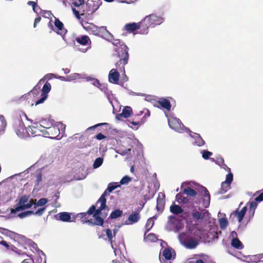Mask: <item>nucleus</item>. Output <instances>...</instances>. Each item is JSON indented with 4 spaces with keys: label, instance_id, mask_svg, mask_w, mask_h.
I'll use <instances>...</instances> for the list:
<instances>
[{
    "label": "nucleus",
    "instance_id": "4468645a",
    "mask_svg": "<svg viewBox=\"0 0 263 263\" xmlns=\"http://www.w3.org/2000/svg\"><path fill=\"white\" fill-rule=\"evenodd\" d=\"M115 51L117 52V56L120 59H122L123 57L122 55L127 54V61H128L129 54H128V48L126 45H122V47L119 48H114Z\"/></svg>",
    "mask_w": 263,
    "mask_h": 263
},
{
    "label": "nucleus",
    "instance_id": "e433bc0d",
    "mask_svg": "<svg viewBox=\"0 0 263 263\" xmlns=\"http://www.w3.org/2000/svg\"><path fill=\"white\" fill-rule=\"evenodd\" d=\"M218 221L220 228L223 230H225L228 225L227 219L226 218H221L218 219Z\"/></svg>",
    "mask_w": 263,
    "mask_h": 263
},
{
    "label": "nucleus",
    "instance_id": "a19ab883",
    "mask_svg": "<svg viewBox=\"0 0 263 263\" xmlns=\"http://www.w3.org/2000/svg\"><path fill=\"white\" fill-rule=\"evenodd\" d=\"M154 224V220H153V218H149L146 223L145 225V228H146V233L148 232L151 228L153 227V226Z\"/></svg>",
    "mask_w": 263,
    "mask_h": 263
},
{
    "label": "nucleus",
    "instance_id": "5701e85b",
    "mask_svg": "<svg viewBox=\"0 0 263 263\" xmlns=\"http://www.w3.org/2000/svg\"><path fill=\"white\" fill-rule=\"evenodd\" d=\"M203 191L204 192L203 198L202 200V205L204 208H208L210 203V195L208 190L203 186H202Z\"/></svg>",
    "mask_w": 263,
    "mask_h": 263
},
{
    "label": "nucleus",
    "instance_id": "6ab92c4d",
    "mask_svg": "<svg viewBox=\"0 0 263 263\" xmlns=\"http://www.w3.org/2000/svg\"><path fill=\"white\" fill-rule=\"evenodd\" d=\"M192 215L194 218L197 219L202 220L209 217V213L208 210L204 209L201 211H195L193 212Z\"/></svg>",
    "mask_w": 263,
    "mask_h": 263
},
{
    "label": "nucleus",
    "instance_id": "bf43d9fd",
    "mask_svg": "<svg viewBox=\"0 0 263 263\" xmlns=\"http://www.w3.org/2000/svg\"><path fill=\"white\" fill-rule=\"evenodd\" d=\"M229 238L231 239V240L237 239L238 237L237 233L234 231H232L229 236Z\"/></svg>",
    "mask_w": 263,
    "mask_h": 263
},
{
    "label": "nucleus",
    "instance_id": "f257e3e1",
    "mask_svg": "<svg viewBox=\"0 0 263 263\" xmlns=\"http://www.w3.org/2000/svg\"><path fill=\"white\" fill-rule=\"evenodd\" d=\"M34 204V200L32 199L29 200V196L24 195L19 198L18 202L13 209L11 210V213L16 212L30 208Z\"/></svg>",
    "mask_w": 263,
    "mask_h": 263
},
{
    "label": "nucleus",
    "instance_id": "774afa93",
    "mask_svg": "<svg viewBox=\"0 0 263 263\" xmlns=\"http://www.w3.org/2000/svg\"><path fill=\"white\" fill-rule=\"evenodd\" d=\"M216 163L221 166V165L224 163L223 159L222 158H218Z\"/></svg>",
    "mask_w": 263,
    "mask_h": 263
},
{
    "label": "nucleus",
    "instance_id": "9d476101",
    "mask_svg": "<svg viewBox=\"0 0 263 263\" xmlns=\"http://www.w3.org/2000/svg\"><path fill=\"white\" fill-rule=\"evenodd\" d=\"M190 133V136L192 138V142L194 145L201 147L204 145L205 141L199 134L193 133L191 131Z\"/></svg>",
    "mask_w": 263,
    "mask_h": 263
},
{
    "label": "nucleus",
    "instance_id": "cd10ccee",
    "mask_svg": "<svg viewBox=\"0 0 263 263\" xmlns=\"http://www.w3.org/2000/svg\"><path fill=\"white\" fill-rule=\"evenodd\" d=\"M106 234L108 237L109 241L110 242L111 247L112 249H114V253L116 255H117L118 254H120V251L118 250L117 248H115L114 246V245L112 243V238L114 237L112 232L111 230L107 229L106 230Z\"/></svg>",
    "mask_w": 263,
    "mask_h": 263
},
{
    "label": "nucleus",
    "instance_id": "423d86ee",
    "mask_svg": "<svg viewBox=\"0 0 263 263\" xmlns=\"http://www.w3.org/2000/svg\"><path fill=\"white\" fill-rule=\"evenodd\" d=\"M60 126L61 128L64 126L62 123H59L56 126H50L47 129L43 131V136L53 139L59 136L60 134Z\"/></svg>",
    "mask_w": 263,
    "mask_h": 263
},
{
    "label": "nucleus",
    "instance_id": "c9c22d12",
    "mask_svg": "<svg viewBox=\"0 0 263 263\" xmlns=\"http://www.w3.org/2000/svg\"><path fill=\"white\" fill-rule=\"evenodd\" d=\"M233 214L235 216H236L238 218V222L239 223V226L238 228V230H239L240 228V223L241 222V221L245 216V215L243 214L242 213H241L240 212H239L238 210L235 211L233 213Z\"/></svg>",
    "mask_w": 263,
    "mask_h": 263
},
{
    "label": "nucleus",
    "instance_id": "0eeeda50",
    "mask_svg": "<svg viewBox=\"0 0 263 263\" xmlns=\"http://www.w3.org/2000/svg\"><path fill=\"white\" fill-rule=\"evenodd\" d=\"M14 128L16 135L20 138H24L28 133V128L25 127L21 118L15 120Z\"/></svg>",
    "mask_w": 263,
    "mask_h": 263
},
{
    "label": "nucleus",
    "instance_id": "ea45409f",
    "mask_svg": "<svg viewBox=\"0 0 263 263\" xmlns=\"http://www.w3.org/2000/svg\"><path fill=\"white\" fill-rule=\"evenodd\" d=\"M250 205V212L251 213L252 216H253L254 215V214L255 213V210L257 206V203L256 201H251L248 203Z\"/></svg>",
    "mask_w": 263,
    "mask_h": 263
},
{
    "label": "nucleus",
    "instance_id": "37998d69",
    "mask_svg": "<svg viewBox=\"0 0 263 263\" xmlns=\"http://www.w3.org/2000/svg\"><path fill=\"white\" fill-rule=\"evenodd\" d=\"M85 79L87 81H91V84L93 85H94L95 86H97L98 87L99 85H100V83L99 81L97 79L91 78L90 77H87Z\"/></svg>",
    "mask_w": 263,
    "mask_h": 263
},
{
    "label": "nucleus",
    "instance_id": "6e6552de",
    "mask_svg": "<svg viewBox=\"0 0 263 263\" xmlns=\"http://www.w3.org/2000/svg\"><path fill=\"white\" fill-rule=\"evenodd\" d=\"M51 88L50 84L49 82H46L42 89V97L40 99L36 101L35 104V105L43 103L46 100L48 97V93L50 91Z\"/></svg>",
    "mask_w": 263,
    "mask_h": 263
},
{
    "label": "nucleus",
    "instance_id": "a211bd4d",
    "mask_svg": "<svg viewBox=\"0 0 263 263\" xmlns=\"http://www.w3.org/2000/svg\"><path fill=\"white\" fill-rule=\"evenodd\" d=\"M76 41L78 43H79V44H80L81 45H86L87 44H88L89 45H90V43H91L89 37L87 35H82L81 37H78L76 38ZM89 47H90V46H89V47L88 48L83 49V50H81V51L83 52H85L87 50V49Z\"/></svg>",
    "mask_w": 263,
    "mask_h": 263
},
{
    "label": "nucleus",
    "instance_id": "58836bf2",
    "mask_svg": "<svg viewBox=\"0 0 263 263\" xmlns=\"http://www.w3.org/2000/svg\"><path fill=\"white\" fill-rule=\"evenodd\" d=\"M230 184H228V183L223 182L221 183V186L220 191H219V193L223 194L226 193L230 189Z\"/></svg>",
    "mask_w": 263,
    "mask_h": 263
},
{
    "label": "nucleus",
    "instance_id": "8fccbe9b",
    "mask_svg": "<svg viewBox=\"0 0 263 263\" xmlns=\"http://www.w3.org/2000/svg\"><path fill=\"white\" fill-rule=\"evenodd\" d=\"M202 157L204 159L207 160L213 155L212 153L207 150H203L201 152Z\"/></svg>",
    "mask_w": 263,
    "mask_h": 263
},
{
    "label": "nucleus",
    "instance_id": "7ed1b4c3",
    "mask_svg": "<svg viewBox=\"0 0 263 263\" xmlns=\"http://www.w3.org/2000/svg\"><path fill=\"white\" fill-rule=\"evenodd\" d=\"M169 126L177 132L181 133L183 131L186 133H191V130L185 127L177 118H171L168 119Z\"/></svg>",
    "mask_w": 263,
    "mask_h": 263
},
{
    "label": "nucleus",
    "instance_id": "13d9d810",
    "mask_svg": "<svg viewBox=\"0 0 263 263\" xmlns=\"http://www.w3.org/2000/svg\"><path fill=\"white\" fill-rule=\"evenodd\" d=\"M107 123H98V124H97L93 126H90L89 127H88L87 128V130H93L95 128H96L97 127H99V126H102V125H106Z\"/></svg>",
    "mask_w": 263,
    "mask_h": 263
},
{
    "label": "nucleus",
    "instance_id": "5fc2aeb1",
    "mask_svg": "<svg viewBox=\"0 0 263 263\" xmlns=\"http://www.w3.org/2000/svg\"><path fill=\"white\" fill-rule=\"evenodd\" d=\"M233 179V174L230 172L226 176V179L224 182L228 183V184H230L232 182Z\"/></svg>",
    "mask_w": 263,
    "mask_h": 263
},
{
    "label": "nucleus",
    "instance_id": "bb28decb",
    "mask_svg": "<svg viewBox=\"0 0 263 263\" xmlns=\"http://www.w3.org/2000/svg\"><path fill=\"white\" fill-rule=\"evenodd\" d=\"M140 24H138L136 23H128L125 25V29L129 32H133L134 31L139 29L141 27Z\"/></svg>",
    "mask_w": 263,
    "mask_h": 263
},
{
    "label": "nucleus",
    "instance_id": "3c124183",
    "mask_svg": "<svg viewBox=\"0 0 263 263\" xmlns=\"http://www.w3.org/2000/svg\"><path fill=\"white\" fill-rule=\"evenodd\" d=\"M112 44L115 47V48H119L122 47V45H125L123 42L118 39H114L112 41Z\"/></svg>",
    "mask_w": 263,
    "mask_h": 263
},
{
    "label": "nucleus",
    "instance_id": "0e129e2a",
    "mask_svg": "<svg viewBox=\"0 0 263 263\" xmlns=\"http://www.w3.org/2000/svg\"><path fill=\"white\" fill-rule=\"evenodd\" d=\"M56 79H59L62 81L68 82V76L65 77L63 76H57Z\"/></svg>",
    "mask_w": 263,
    "mask_h": 263
},
{
    "label": "nucleus",
    "instance_id": "aec40b11",
    "mask_svg": "<svg viewBox=\"0 0 263 263\" xmlns=\"http://www.w3.org/2000/svg\"><path fill=\"white\" fill-rule=\"evenodd\" d=\"M83 28L87 31L92 34L98 35L99 34L98 28L92 24L86 23L83 25Z\"/></svg>",
    "mask_w": 263,
    "mask_h": 263
},
{
    "label": "nucleus",
    "instance_id": "a878e982",
    "mask_svg": "<svg viewBox=\"0 0 263 263\" xmlns=\"http://www.w3.org/2000/svg\"><path fill=\"white\" fill-rule=\"evenodd\" d=\"M132 113V109L129 106H126L124 107L121 114H118L116 116V118L119 119V117H122L125 118H127L131 116Z\"/></svg>",
    "mask_w": 263,
    "mask_h": 263
},
{
    "label": "nucleus",
    "instance_id": "f3484780",
    "mask_svg": "<svg viewBox=\"0 0 263 263\" xmlns=\"http://www.w3.org/2000/svg\"><path fill=\"white\" fill-rule=\"evenodd\" d=\"M54 25L60 32L57 33L61 35L64 39V36L67 32V30L64 28V25L58 18H55Z\"/></svg>",
    "mask_w": 263,
    "mask_h": 263
},
{
    "label": "nucleus",
    "instance_id": "79ce46f5",
    "mask_svg": "<svg viewBox=\"0 0 263 263\" xmlns=\"http://www.w3.org/2000/svg\"><path fill=\"white\" fill-rule=\"evenodd\" d=\"M163 256L167 260H170L172 257V251L169 249H165L163 251Z\"/></svg>",
    "mask_w": 263,
    "mask_h": 263
},
{
    "label": "nucleus",
    "instance_id": "393cba45",
    "mask_svg": "<svg viewBox=\"0 0 263 263\" xmlns=\"http://www.w3.org/2000/svg\"><path fill=\"white\" fill-rule=\"evenodd\" d=\"M164 195L162 194H159L158 196L157 199V205L156 209L158 212H162L163 210L164 205Z\"/></svg>",
    "mask_w": 263,
    "mask_h": 263
},
{
    "label": "nucleus",
    "instance_id": "de8ad7c7",
    "mask_svg": "<svg viewBox=\"0 0 263 263\" xmlns=\"http://www.w3.org/2000/svg\"><path fill=\"white\" fill-rule=\"evenodd\" d=\"M98 87L102 91L104 92L106 95V96L107 97V98H109V92H108V89H107L106 85L101 84L100 83V85H99Z\"/></svg>",
    "mask_w": 263,
    "mask_h": 263
},
{
    "label": "nucleus",
    "instance_id": "6e6d98bb",
    "mask_svg": "<svg viewBox=\"0 0 263 263\" xmlns=\"http://www.w3.org/2000/svg\"><path fill=\"white\" fill-rule=\"evenodd\" d=\"M45 210H46L45 207L40 208V209H38L35 212H34V213L33 214H34V215H36L37 216H42L43 215V213L44 212V211H45Z\"/></svg>",
    "mask_w": 263,
    "mask_h": 263
},
{
    "label": "nucleus",
    "instance_id": "4be33fe9",
    "mask_svg": "<svg viewBox=\"0 0 263 263\" xmlns=\"http://www.w3.org/2000/svg\"><path fill=\"white\" fill-rule=\"evenodd\" d=\"M122 57H123V59H120V60L116 62L115 65L119 71L125 72V65L128 63L127 61V54H125L122 55Z\"/></svg>",
    "mask_w": 263,
    "mask_h": 263
},
{
    "label": "nucleus",
    "instance_id": "ddd939ff",
    "mask_svg": "<svg viewBox=\"0 0 263 263\" xmlns=\"http://www.w3.org/2000/svg\"><path fill=\"white\" fill-rule=\"evenodd\" d=\"M0 232L5 235L9 236L11 238L21 239L23 241L26 239L24 236L16 234L6 229L1 228V229H0Z\"/></svg>",
    "mask_w": 263,
    "mask_h": 263
},
{
    "label": "nucleus",
    "instance_id": "1a4fd4ad",
    "mask_svg": "<svg viewBox=\"0 0 263 263\" xmlns=\"http://www.w3.org/2000/svg\"><path fill=\"white\" fill-rule=\"evenodd\" d=\"M191 182H183L181 186L183 193L190 197H194L197 195V192L192 187Z\"/></svg>",
    "mask_w": 263,
    "mask_h": 263
},
{
    "label": "nucleus",
    "instance_id": "2eb2a0df",
    "mask_svg": "<svg viewBox=\"0 0 263 263\" xmlns=\"http://www.w3.org/2000/svg\"><path fill=\"white\" fill-rule=\"evenodd\" d=\"M120 74L116 69H112L108 74V81L113 84H117L119 80Z\"/></svg>",
    "mask_w": 263,
    "mask_h": 263
},
{
    "label": "nucleus",
    "instance_id": "4c0bfd02",
    "mask_svg": "<svg viewBox=\"0 0 263 263\" xmlns=\"http://www.w3.org/2000/svg\"><path fill=\"white\" fill-rule=\"evenodd\" d=\"M103 162V158L102 157H98L96 159L93 163V168L96 169L102 165Z\"/></svg>",
    "mask_w": 263,
    "mask_h": 263
},
{
    "label": "nucleus",
    "instance_id": "603ef678",
    "mask_svg": "<svg viewBox=\"0 0 263 263\" xmlns=\"http://www.w3.org/2000/svg\"><path fill=\"white\" fill-rule=\"evenodd\" d=\"M27 4L29 6H31L34 12H35L36 13H37V10H36V8H39L40 9V7L36 2L33 1H29L28 2Z\"/></svg>",
    "mask_w": 263,
    "mask_h": 263
},
{
    "label": "nucleus",
    "instance_id": "e2e57ef3",
    "mask_svg": "<svg viewBox=\"0 0 263 263\" xmlns=\"http://www.w3.org/2000/svg\"><path fill=\"white\" fill-rule=\"evenodd\" d=\"M96 139L98 140H101L106 138V136L103 135L102 133H99L96 136Z\"/></svg>",
    "mask_w": 263,
    "mask_h": 263
},
{
    "label": "nucleus",
    "instance_id": "c03bdc74",
    "mask_svg": "<svg viewBox=\"0 0 263 263\" xmlns=\"http://www.w3.org/2000/svg\"><path fill=\"white\" fill-rule=\"evenodd\" d=\"M48 200L46 198H41L40 199H39V200L37 201V202L36 203H35L34 202V208H36V206H43L46 203H47Z\"/></svg>",
    "mask_w": 263,
    "mask_h": 263
},
{
    "label": "nucleus",
    "instance_id": "680f3d73",
    "mask_svg": "<svg viewBox=\"0 0 263 263\" xmlns=\"http://www.w3.org/2000/svg\"><path fill=\"white\" fill-rule=\"evenodd\" d=\"M57 75L53 73H48L47 74L46 76H45V78L46 79H48L49 80L51 79L52 78H55L56 79Z\"/></svg>",
    "mask_w": 263,
    "mask_h": 263
},
{
    "label": "nucleus",
    "instance_id": "f8f14e48",
    "mask_svg": "<svg viewBox=\"0 0 263 263\" xmlns=\"http://www.w3.org/2000/svg\"><path fill=\"white\" fill-rule=\"evenodd\" d=\"M35 125L29 126L28 127V133H31L32 135H34L35 136H39L41 134L43 135V131L45 129H42L40 127V126L37 122L33 123Z\"/></svg>",
    "mask_w": 263,
    "mask_h": 263
},
{
    "label": "nucleus",
    "instance_id": "dca6fc26",
    "mask_svg": "<svg viewBox=\"0 0 263 263\" xmlns=\"http://www.w3.org/2000/svg\"><path fill=\"white\" fill-rule=\"evenodd\" d=\"M106 198L100 197L98 201V203H100V206L97 210H95V213L93 214V217L100 216L102 214V211L106 208Z\"/></svg>",
    "mask_w": 263,
    "mask_h": 263
},
{
    "label": "nucleus",
    "instance_id": "a18cd8bd",
    "mask_svg": "<svg viewBox=\"0 0 263 263\" xmlns=\"http://www.w3.org/2000/svg\"><path fill=\"white\" fill-rule=\"evenodd\" d=\"M81 78V75L78 73H74L68 76V82Z\"/></svg>",
    "mask_w": 263,
    "mask_h": 263
},
{
    "label": "nucleus",
    "instance_id": "864d4df0",
    "mask_svg": "<svg viewBox=\"0 0 263 263\" xmlns=\"http://www.w3.org/2000/svg\"><path fill=\"white\" fill-rule=\"evenodd\" d=\"M131 180V178L128 176H124L120 181V183L122 185L127 184Z\"/></svg>",
    "mask_w": 263,
    "mask_h": 263
},
{
    "label": "nucleus",
    "instance_id": "338daca9",
    "mask_svg": "<svg viewBox=\"0 0 263 263\" xmlns=\"http://www.w3.org/2000/svg\"><path fill=\"white\" fill-rule=\"evenodd\" d=\"M21 263H34V261L32 258H28L23 260Z\"/></svg>",
    "mask_w": 263,
    "mask_h": 263
},
{
    "label": "nucleus",
    "instance_id": "412c9836",
    "mask_svg": "<svg viewBox=\"0 0 263 263\" xmlns=\"http://www.w3.org/2000/svg\"><path fill=\"white\" fill-rule=\"evenodd\" d=\"M93 217L95 218L93 220L92 219L86 220L83 221V223H87L91 226H103L104 223V219L102 217L100 216Z\"/></svg>",
    "mask_w": 263,
    "mask_h": 263
},
{
    "label": "nucleus",
    "instance_id": "c85d7f7f",
    "mask_svg": "<svg viewBox=\"0 0 263 263\" xmlns=\"http://www.w3.org/2000/svg\"><path fill=\"white\" fill-rule=\"evenodd\" d=\"M158 103L161 105V106L167 109V110H170L171 108V104L170 102L165 98H161L158 101Z\"/></svg>",
    "mask_w": 263,
    "mask_h": 263
},
{
    "label": "nucleus",
    "instance_id": "4d7b16f0",
    "mask_svg": "<svg viewBox=\"0 0 263 263\" xmlns=\"http://www.w3.org/2000/svg\"><path fill=\"white\" fill-rule=\"evenodd\" d=\"M176 198L178 200H181V202H182L183 203H187L188 202L187 198H186L185 197H182L181 195L180 194H178L176 195Z\"/></svg>",
    "mask_w": 263,
    "mask_h": 263
},
{
    "label": "nucleus",
    "instance_id": "7c9ffc66",
    "mask_svg": "<svg viewBox=\"0 0 263 263\" xmlns=\"http://www.w3.org/2000/svg\"><path fill=\"white\" fill-rule=\"evenodd\" d=\"M39 122V124L42 129H47L48 127L52 125V121L49 119H43L40 120Z\"/></svg>",
    "mask_w": 263,
    "mask_h": 263
},
{
    "label": "nucleus",
    "instance_id": "b1692460",
    "mask_svg": "<svg viewBox=\"0 0 263 263\" xmlns=\"http://www.w3.org/2000/svg\"><path fill=\"white\" fill-rule=\"evenodd\" d=\"M120 185L118 184V183L116 182H111L108 184L107 186V188L103 193V194L100 197H103V198H105V197L107 196L109 193L111 192L113 190H115L118 187H119Z\"/></svg>",
    "mask_w": 263,
    "mask_h": 263
},
{
    "label": "nucleus",
    "instance_id": "473e14b6",
    "mask_svg": "<svg viewBox=\"0 0 263 263\" xmlns=\"http://www.w3.org/2000/svg\"><path fill=\"white\" fill-rule=\"evenodd\" d=\"M231 246L237 249L241 250L243 248V244L242 242L238 239H235L234 240H232L231 241Z\"/></svg>",
    "mask_w": 263,
    "mask_h": 263
},
{
    "label": "nucleus",
    "instance_id": "69168bd1",
    "mask_svg": "<svg viewBox=\"0 0 263 263\" xmlns=\"http://www.w3.org/2000/svg\"><path fill=\"white\" fill-rule=\"evenodd\" d=\"M256 202H261L263 201V193H261L258 197L255 198Z\"/></svg>",
    "mask_w": 263,
    "mask_h": 263
},
{
    "label": "nucleus",
    "instance_id": "72a5a7b5",
    "mask_svg": "<svg viewBox=\"0 0 263 263\" xmlns=\"http://www.w3.org/2000/svg\"><path fill=\"white\" fill-rule=\"evenodd\" d=\"M122 211L120 210L117 209L115 211H112L111 213L110 214L109 217L111 219H116L117 218L120 217L122 216Z\"/></svg>",
    "mask_w": 263,
    "mask_h": 263
},
{
    "label": "nucleus",
    "instance_id": "2f4dec72",
    "mask_svg": "<svg viewBox=\"0 0 263 263\" xmlns=\"http://www.w3.org/2000/svg\"><path fill=\"white\" fill-rule=\"evenodd\" d=\"M170 211L176 215L181 214L183 213V209L178 205L173 204L170 206Z\"/></svg>",
    "mask_w": 263,
    "mask_h": 263
},
{
    "label": "nucleus",
    "instance_id": "9b49d317",
    "mask_svg": "<svg viewBox=\"0 0 263 263\" xmlns=\"http://www.w3.org/2000/svg\"><path fill=\"white\" fill-rule=\"evenodd\" d=\"M140 219V210H138L130 214L127 220L125 221V225H132L138 222Z\"/></svg>",
    "mask_w": 263,
    "mask_h": 263
},
{
    "label": "nucleus",
    "instance_id": "052dcab7",
    "mask_svg": "<svg viewBox=\"0 0 263 263\" xmlns=\"http://www.w3.org/2000/svg\"><path fill=\"white\" fill-rule=\"evenodd\" d=\"M95 210H96L95 206L92 205L87 211V214L89 215H91L92 214H93V213H95Z\"/></svg>",
    "mask_w": 263,
    "mask_h": 263
},
{
    "label": "nucleus",
    "instance_id": "f704fd0d",
    "mask_svg": "<svg viewBox=\"0 0 263 263\" xmlns=\"http://www.w3.org/2000/svg\"><path fill=\"white\" fill-rule=\"evenodd\" d=\"M146 232L144 234V240L149 241H153L155 242L157 240V238L156 237V235L154 233H149L147 236H146Z\"/></svg>",
    "mask_w": 263,
    "mask_h": 263
},
{
    "label": "nucleus",
    "instance_id": "09e8293b",
    "mask_svg": "<svg viewBox=\"0 0 263 263\" xmlns=\"http://www.w3.org/2000/svg\"><path fill=\"white\" fill-rule=\"evenodd\" d=\"M6 125L7 123L4 117L3 116H0V126L3 132L4 131Z\"/></svg>",
    "mask_w": 263,
    "mask_h": 263
},
{
    "label": "nucleus",
    "instance_id": "c756f323",
    "mask_svg": "<svg viewBox=\"0 0 263 263\" xmlns=\"http://www.w3.org/2000/svg\"><path fill=\"white\" fill-rule=\"evenodd\" d=\"M59 219L64 222H72L74 220H71L70 214L67 212H61L59 214Z\"/></svg>",
    "mask_w": 263,
    "mask_h": 263
},
{
    "label": "nucleus",
    "instance_id": "49530a36",
    "mask_svg": "<svg viewBox=\"0 0 263 263\" xmlns=\"http://www.w3.org/2000/svg\"><path fill=\"white\" fill-rule=\"evenodd\" d=\"M33 213H34V212H33L32 211H24V212H23L20 213L18 215V216L20 218H23L29 216L33 214Z\"/></svg>",
    "mask_w": 263,
    "mask_h": 263
},
{
    "label": "nucleus",
    "instance_id": "39448f33",
    "mask_svg": "<svg viewBox=\"0 0 263 263\" xmlns=\"http://www.w3.org/2000/svg\"><path fill=\"white\" fill-rule=\"evenodd\" d=\"M181 228V223L178 221L175 216H170L165 226V230L167 231L178 232Z\"/></svg>",
    "mask_w": 263,
    "mask_h": 263
},
{
    "label": "nucleus",
    "instance_id": "20e7f679",
    "mask_svg": "<svg viewBox=\"0 0 263 263\" xmlns=\"http://www.w3.org/2000/svg\"><path fill=\"white\" fill-rule=\"evenodd\" d=\"M178 238L181 244L186 249H195L198 245V242L196 240L193 238H188L187 235L184 233L180 234L178 236Z\"/></svg>",
    "mask_w": 263,
    "mask_h": 263
},
{
    "label": "nucleus",
    "instance_id": "f03ea898",
    "mask_svg": "<svg viewBox=\"0 0 263 263\" xmlns=\"http://www.w3.org/2000/svg\"><path fill=\"white\" fill-rule=\"evenodd\" d=\"M164 21V18L162 17L158 16L155 14H152L146 16L142 22L141 25H144L146 27L145 33H147V29L148 27H154L156 25L161 24Z\"/></svg>",
    "mask_w": 263,
    "mask_h": 263
}]
</instances>
